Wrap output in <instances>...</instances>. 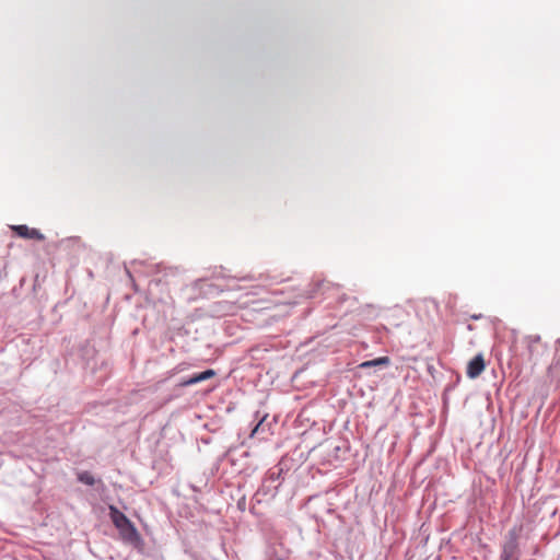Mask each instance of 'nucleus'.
Listing matches in <instances>:
<instances>
[{
  "label": "nucleus",
  "instance_id": "7ed1b4c3",
  "mask_svg": "<svg viewBox=\"0 0 560 560\" xmlns=\"http://www.w3.org/2000/svg\"><path fill=\"white\" fill-rule=\"evenodd\" d=\"M11 230L21 238L44 241L45 235L37 229L30 228L25 224L12 225Z\"/></svg>",
  "mask_w": 560,
  "mask_h": 560
},
{
  "label": "nucleus",
  "instance_id": "f257e3e1",
  "mask_svg": "<svg viewBox=\"0 0 560 560\" xmlns=\"http://www.w3.org/2000/svg\"><path fill=\"white\" fill-rule=\"evenodd\" d=\"M110 520L119 532L121 539L132 546L141 544V536L131 521L116 506H109Z\"/></svg>",
  "mask_w": 560,
  "mask_h": 560
},
{
  "label": "nucleus",
  "instance_id": "0eeeda50",
  "mask_svg": "<svg viewBox=\"0 0 560 560\" xmlns=\"http://www.w3.org/2000/svg\"><path fill=\"white\" fill-rule=\"evenodd\" d=\"M214 375H215V372L213 370H206L201 373L195 374L194 376H191L190 378L185 381L183 383V385H185V386L194 385V384L200 383L202 381L209 380V378L213 377Z\"/></svg>",
  "mask_w": 560,
  "mask_h": 560
},
{
  "label": "nucleus",
  "instance_id": "1a4fd4ad",
  "mask_svg": "<svg viewBox=\"0 0 560 560\" xmlns=\"http://www.w3.org/2000/svg\"><path fill=\"white\" fill-rule=\"evenodd\" d=\"M265 418H266V416L264 418H261L260 421L252 430V432H250L252 438L258 435L260 432H265V425H264Z\"/></svg>",
  "mask_w": 560,
  "mask_h": 560
},
{
  "label": "nucleus",
  "instance_id": "39448f33",
  "mask_svg": "<svg viewBox=\"0 0 560 560\" xmlns=\"http://www.w3.org/2000/svg\"><path fill=\"white\" fill-rule=\"evenodd\" d=\"M77 480L83 485L89 487H94L96 489L104 488V482L101 478H96L91 471L80 470L77 471Z\"/></svg>",
  "mask_w": 560,
  "mask_h": 560
},
{
  "label": "nucleus",
  "instance_id": "6e6552de",
  "mask_svg": "<svg viewBox=\"0 0 560 560\" xmlns=\"http://www.w3.org/2000/svg\"><path fill=\"white\" fill-rule=\"evenodd\" d=\"M390 360L388 357H381V358H377V359H374V360H371V361H365L363 363H361V368H370V366H375V365H387L389 364Z\"/></svg>",
  "mask_w": 560,
  "mask_h": 560
},
{
  "label": "nucleus",
  "instance_id": "20e7f679",
  "mask_svg": "<svg viewBox=\"0 0 560 560\" xmlns=\"http://www.w3.org/2000/svg\"><path fill=\"white\" fill-rule=\"evenodd\" d=\"M485 368L486 364L482 354H477L468 362L466 371L467 376L469 378H476L483 372Z\"/></svg>",
  "mask_w": 560,
  "mask_h": 560
},
{
  "label": "nucleus",
  "instance_id": "f03ea898",
  "mask_svg": "<svg viewBox=\"0 0 560 560\" xmlns=\"http://www.w3.org/2000/svg\"><path fill=\"white\" fill-rule=\"evenodd\" d=\"M520 529L516 527L511 528L501 547V553L499 560H520Z\"/></svg>",
  "mask_w": 560,
  "mask_h": 560
},
{
  "label": "nucleus",
  "instance_id": "423d86ee",
  "mask_svg": "<svg viewBox=\"0 0 560 560\" xmlns=\"http://www.w3.org/2000/svg\"><path fill=\"white\" fill-rule=\"evenodd\" d=\"M289 457H282L281 460L278 463V465L270 469L269 476L271 479H278L284 474V471H288L290 469L289 465Z\"/></svg>",
  "mask_w": 560,
  "mask_h": 560
}]
</instances>
